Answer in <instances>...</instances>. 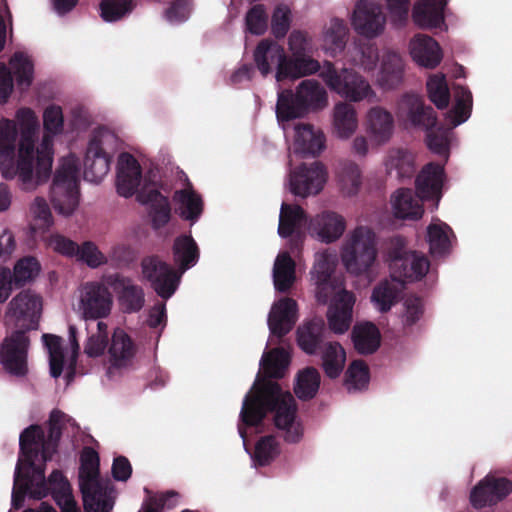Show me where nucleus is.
I'll return each mask as SVG.
<instances>
[{
  "label": "nucleus",
  "mask_w": 512,
  "mask_h": 512,
  "mask_svg": "<svg viewBox=\"0 0 512 512\" xmlns=\"http://www.w3.org/2000/svg\"><path fill=\"white\" fill-rule=\"evenodd\" d=\"M20 139L16 153L17 126L13 120L0 122V170L5 178L15 176L28 188L46 182L52 172L53 136L45 131L39 147L35 148L39 123L30 108L16 113Z\"/></svg>",
  "instance_id": "f257e3e1"
},
{
  "label": "nucleus",
  "mask_w": 512,
  "mask_h": 512,
  "mask_svg": "<svg viewBox=\"0 0 512 512\" xmlns=\"http://www.w3.org/2000/svg\"><path fill=\"white\" fill-rule=\"evenodd\" d=\"M274 413L275 426L283 430L284 440L288 443H297L303 436V429L295 422L297 404L289 391H284L277 382L264 379L256 383L242 403L238 432L245 441L247 432L245 427L260 426L268 413Z\"/></svg>",
  "instance_id": "f03ea898"
},
{
  "label": "nucleus",
  "mask_w": 512,
  "mask_h": 512,
  "mask_svg": "<svg viewBox=\"0 0 512 512\" xmlns=\"http://www.w3.org/2000/svg\"><path fill=\"white\" fill-rule=\"evenodd\" d=\"M399 115L405 117L412 126L426 131V143L432 152L440 156L448 155L449 129L438 123L434 109L426 106L419 96L404 95L399 102Z\"/></svg>",
  "instance_id": "7ed1b4c3"
},
{
  "label": "nucleus",
  "mask_w": 512,
  "mask_h": 512,
  "mask_svg": "<svg viewBox=\"0 0 512 512\" xmlns=\"http://www.w3.org/2000/svg\"><path fill=\"white\" fill-rule=\"evenodd\" d=\"M328 104L327 92L316 80H303L296 88L285 89L278 93L276 115L280 121L304 117L309 112H316Z\"/></svg>",
  "instance_id": "20e7f679"
},
{
  "label": "nucleus",
  "mask_w": 512,
  "mask_h": 512,
  "mask_svg": "<svg viewBox=\"0 0 512 512\" xmlns=\"http://www.w3.org/2000/svg\"><path fill=\"white\" fill-rule=\"evenodd\" d=\"M79 488L85 512H111L108 482L100 478V459L92 448H84L80 457Z\"/></svg>",
  "instance_id": "39448f33"
},
{
  "label": "nucleus",
  "mask_w": 512,
  "mask_h": 512,
  "mask_svg": "<svg viewBox=\"0 0 512 512\" xmlns=\"http://www.w3.org/2000/svg\"><path fill=\"white\" fill-rule=\"evenodd\" d=\"M377 238L367 226H357L346 238L341 258L347 271L354 275L367 273L377 258Z\"/></svg>",
  "instance_id": "423d86ee"
},
{
  "label": "nucleus",
  "mask_w": 512,
  "mask_h": 512,
  "mask_svg": "<svg viewBox=\"0 0 512 512\" xmlns=\"http://www.w3.org/2000/svg\"><path fill=\"white\" fill-rule=\"evenodd\" d=\"M77 161L63 158L56 169L50 189L54 209L65 216L71 215L79 204V180Z\"/></svg>",
  "instance_id": "0eeeda50"
},
{
  "label": "nucleus",
  "mask_w": 512,
  "mask_h": 512,
  "mask_svg": "<svg viewBox=\"0 0 512 512\" xmlns=\"http://www.w3.org/2000/svg\"><path fill=\"white\" fill-rule=\"evenodd\" d=\"M117 136L107 128L96 129L88 143L84 159V178L99 183L109 172Z\"/></svg>",
  "instance_id": "6e6552de"
},
{
  "label": "nucleus",
  "mask_w": 512,
  "mask_h": 512,
  "mask_svg": "<svg viewBox=\"0 0 512 512\" xmlns=\"http://www.w3.org/2000/svg\"><path fill=\"white\" fill-rule=\"evenodd\" d=\"M320 77L331 91L349 101L359 102L374 96L369 82L353 69L339 70L332 62L325 61Z\"/></svg>",
  "instance_id": "1a4fd4ad"
},
{
  "label": "nucleus",
  "mask_w": 512,
  "mask_h": 512,
  "mask_svg": "<svg viewBox=\"0 0 512 512\" xmlns=\"http://www.w3.org/2000/svg\"><path fill=\"white\" fill-rule=\"evenodd\" d=\"M31 341L24 330H14L0 344V364L12 377L25 378L29 374Z\"/></svg>",
  "instance_id": "9d476101"
},
{
  "label": "nucleus",
  "mask_w": 512,
  "mask_h": 512,
  "mask_svg": "<svg viewBox=\"0 0 512 512\" xmlns=\"http://www.w3.org/2000/svg\"><path fill=\"white\" fill-rule=\"evenodd\" d=\"M143 277L163 299H169L177 290L180 275L159 256H146L141 261Z\"/></svg>",
  "instance_id": "9b49d317"
},
{
  "label": "nucleus",
  "mask_w": 512,
  "mask_h": 512,
  "mask_svg": "<svg viewBox=\"0 0 512 512\" xmlns=\"http://www.w3.org/2000/svg\"><path fill=\"white\" fill-rule=\"evenodd\" d=\"M42 308L40 296L30 290H23L9 303L8 315L14 321L15 330L29 332L38 327Z\"/></svg>",
  "instance_id": "f8f14e48"
},
{
  "label": "nucleus",
  "mask_w": 512,
  "mask_h": 512,
  "mask_svg": "<svg viewBox=\"0 0 512 512\" xmlns=\"http://www.w3.org/2000/svg\"><path fill=\"white\" fill-rule=\"evenodd\" d=\"M327 181L325 166L318 161L302 164L290 175L291 192L300 197L318 194Z\"/></svg>",
  "instance_id": "ddd939ff"
},
{
  "label": "nucleus",
  "mask_w": 512,
  "mask_h": 512,
  "mask_svg": "<svg viewBox=\"0 0 512 512\" xmlns=\"http://www.w3.org/2000/svg\"><path fill=\"white\" fill-rule=\"evenodd\" d=\"M80 304L85 319L97 320L110 314L113 299L104 284L87 282L82 289Z\"/></svg>",
  "instance_id": "4468645a"
},
{
  "label": "nucleus",
  "mask_w": 512,
  "mask_h": 512,
  "mask_svg": "<svg viewBox=\"0 0 512 512\" xmlns=\"http://www.w3.org/2000/svg\"><path fill=\"white\" fill-rule=\"evenodd\" d=\"M386 17L379 4L370 0H359L354 9L352 24L360 35L368 38L378 36L384 30Z\"/></svg>",
  "instance_id": "2eb2a0df"
},
{
  "label": "nucleus",
  "mask_w": 512,
  "mask_h": 512,
  "mask_svg": "<svg viewBox=\"0 0 512 512\" xmlns=\"http://www.w3.org/2000/svg\"><path fill=\"white\" fill-rule=\"evenodd\" d=\"M335 266L332 255L327 252L317 255L311 275L315 280L317 300L322 304H326L333 291L341 286V278L334 276Z\"/></svg>",
  "instance_id": "dca6fc26"
},
{
  "label": "nucleus",
  "mask_w": 512,
  "mask_h": 512,
  "mask_svg": "<svg viewBox=\"0 0 512 512\" xmlns=\"http://www.w3.org/2000/svg\"><path fill=\"white\" fill-rule=\"evenodd\" d=\"M512 491V481L507 478L486 476L471 491L470 502L479 509L495 505L506 498Z\"/></svg>",
  "instance_id": "f3484780"
},
{
  "label": "nucleus",
  "mask_w": 512,
  "mask_h": 512,
  "mask_svg": "<svg viewBox=\"0 0 512 512\" xmlns=\"http://www.w3.org/2000/svg\"><path fill=\"white\" fill-rule=\"evenodd\" d=\"M106 283L117 294L118 302L125 313L140 311L145 303V294L141 286L133 283L132 279L121 274H112L106 278Z\"/></svg>",
  "instance_id": "a211bd4d"
},
{
  "label": "nucleus",
  "mask_w": 512,
  "mask_h": 512,
  "mask_svg": "<svg viewBox=\"0 0 512 512\" xmlns=\"http://www.w3.org/2000/svg\"><path fill=\"white\" fill-rule=\"evenodd\" d=\"M444 179V166L430 162L421 169L416 177L415 193L422 201L434 200L438 204L442 197Z\"/></svg>",
  "instance_id": "6ab92c4d"
},
{
  "label": "nucleus",
  "mask_w": 512,
  "mask_h": 512,
  "mask_svg": "<svg viewBox=\"0 0 512 512\" xmlns=\"http://www.w3.org/2000/svg\"><path fill=\"white\" fill-rule=\"evenodd\" d=\"M297 321V302L284 297L274 302L268 315V327L272 336L279 339L287 335Z\"/></svg>",
  "instance_id": "aec40b11"
},
{
  "label": "nucleus",
  "mask_w": 512,
  "mask_h": 512,
  "mask_svg": "<svg viewBox=\"0 0 512 512\" xmlns=\"http://www.w3.org/2000/svg\"><path fill=\"white\" fill-rule=\"evenodd\" d=\"M253 59L255 66L263 77H267L276 67V75L286 66L287 55L284 48L272 39H262L257 44Z\"/></svg>",
  "instance_id": "412c9836"
},
{
  "label": "nucleus",
  "mask_w": 512,
  "mask_h": 512,
  "mask_svg": "<svg viewBox=\"0 0 512 512\" xmlns=\"http://www.w3.org/2000/svg\"><path fill=\"white\" fill-rule=\"evenodd\" d=\"M142 179L141 166L136 158L127 153H121L118 158L116 187L119 195L131 197L138 189Z\"/></svg>",
  "instance_id": "4be33fe9"
},
{
  "label": "nucleus",
  "mask_w": 512,
  "mask_h": 512,
  "mask_svg": "<svg viewBox=\"0 0 512 512\" xmlns=\"http://www.w3.org/2000/svg\"><path fill=\"white\" fill-rule=\"evenodd\" d=\"M136 352L137 347L131 337L121 329L115 330L108 347V373L111 374L114 369L132 366Z\"/></svg>",
  "instance_id": "5701e85b"
},
{
  "label": "nucleus",
  "mask_w": 512,
  "mask_h": 512,
  "mask_svg": "<svg viewBox=\"0 0 512 512\" xmlns=\"http://www.w3.org/2000/svg\"><path fill=\"white\" fill-rule=\"evenodd\" d=\"M328 330L322 318H313L297 328V344L308 355L323 349Z\"/></svg>",
  "instance_id": "b1692460"
},
{
  "label": "nucleus",
  "mask_w": 512,
  "mask_h": 512,
  "mask_svg": "<svg viewBox=\"0 0 512 512\" xmlns=\"http://www.w3.org/2000/svg\"><path fill=\"white\" fill-rule=\"evenodd\" d=\"M346 228L345 219L331 211H324L310 219L309 230L325 243H332L339 239Z\"/></svg>",
  "instance_id": "393cba45"
},
{
  "label": "nucleus",
  "mask_w": 512,
  "mask_h": 512,
  "mask_svg": "<svg viewBox=\"0 0 512 512\" xmlns=\"http://www.w3.org/2000/svg\"><path fill=\"white\" fill-rule=\"evenodd\" d=\"M37 459H33V465H29V463L25 460V458H19L17 465H20L22 474L28 473L29 477L33 480L32 490H31V498L36 500H41L47 495H51L54 499L56 495L57 488L60 486V482L51 481L54 473H63L60 470H53L50 474L48 480L45 479V468L43 466H39L35 464Z\"/></svg>",
  "instance_id": "a878e982"
},
{
  "label": "nucleus",
  "mask_w": 512,
  "mask_h": 512,
  "mask_svg": "<svg viewBox=\"0 0 512 512\" xmlns=\"http://www.w3.org/2000/svg\"><path fill=\"white\" fill-rule=\"evenodd\" d=\"M410 54L413 60L425 68L433 69L442 60V51L432 37L418 34L410 42Z\"/></svg>",
  "instance_id": "bb28decb"
},
{
  "label": "nucleus",
  "mask_w": 512,
  "mask_h": 512,
  "mask_svg": "<svg viewBox=\"0 0 512 512\" xmlns=\"http://www.w3.org/2000/svg\"><path fill=\"white\" fill-rule=\"evenodd\" d=\"M445 0H418L412 9L413 22L420 28H439L444 23Z\"/></svg>",
  "instance_id": "cd10ccee"
},
{
  "label": "nucleus",
  "mask_w": 512,
  "mask_h": 512,
  "mask_svg": "<svg viewBox=\"0 0 512 512\" xmlns=\"http://www.w3.org/2000/svg\"><path fill=\"white\" fill-rule=\"evenodd\" d=\"M138 200L150 206V217L155 229L164 227L170 220L171 207L169 200L157 189H144L139 192Z\"/></svg>",
  "instance_id": "c85d7f7f"
},
{
  "label": "nucleus",
  "mask_w": 512,
  "mask_h": 512,
  "mask_svg": "<svg viewBox=\"0 0 512 512\" xmlns=\"http://www.w3.org/2000/svg\"><path fill=\"white\" fill-rule=\"evenodd\" d=\"M53 482H60V486L57 488L54 501L61 509V512H80L77 507L76 501L72 495V488L68 479L60 473H54L51 479ZM23 512H57L53 506L47 502H42L38 509L27 508Z\"/></svg>",
  "instance_id": "c756f323"
},
{
  "label": "nucleus",
  "mask_w": 512,
  "mask_h": 512,
  "mask_svg": "<svg viewBox=\"0 0 512 512\" xmlns=\"http://www.w3.org/2000/svg\"><path fill=\"white\" fill-rule=\"evenodd\" d=\"M422 200L409 188L398 189L392 206L396 218L418 220L424 213Z\"/></svg>",
  "instance_id": "7c9ffc66"
},
{
  "label": "nucleus",
  "mask_w": 512,
  "mask_h": 512,
  "mask_svg": "<svg viewBox=\"0 0 512 512\" xmlns=\"http://www.w3.org/2000/svg\"><path fill=\"white\" fill-rule=\"evenodd\" d=\"M394 118L390 112L382 107H372L367 114V130L378 143L387 142L392 136Z\"/></svg>",
  "instance_id": "2f4dec72"
},
{
  "label": "nucleus",
  "mask_w": 512,
  "mask_h": 512,
  "mask_svg": "<svg viewBox=\"0 0 512 512\" xmlns=\"http://www.w3.org/2000/svg\"><path fill=\"white\" fill-rule=\"evenodd\" d=\"M323 66L320 63L308 56L307 53L301 56L288 57L286 60V66L282 67L275 76L278 82L286 79H298L307 75L315 74L316 72L321 73Z\"/></svg>",
  "instance_id": "473e14b6"
},
{
  "label": "nucleus",
  "mask_w": 512,
  "mask_h": 512,
  "mask_svg": "<svg viewBox=\"0 0 512 512\" xmlns=\"http://www.w3.org/2000/svg\"><path fill=\"white\" fill-rule=\"evenodd\" d=\"M20 457L25 458L29 465L39 456L43 459L44 430L40 425L33 424L25 428L19 438Z\"/></svg>",
  "instance_id": "72a5a7b5"
},
{
  "label": "nucleus",
  "mask_w": 512,
  "mask_h": 512,
  "mask_svg": "<svg viewBox=\"0 0 512 512\" xmlns=\"http://www.w3.org/2000/svg\"><path fill=\"white\" fill-rule=\"evenodd\" d=\"M174 263L178 266L180 273H184L195 266L199 260V248L191 235H180L172 247Z\"/></svg>",
  "instance_id": "f704fd0d"
},
{
  "label": "nucleus",
  "mask_w": 512,
  "mask_h": 512,
  "mask_svg": "<svg viewBox=\"0 0 512 512\" xmlns=\"http://www.w3.org/2000/svg\"><path fill=\"white\" fill-rule=\"evenodd\" d=\"M295 151L304 155L319 154L325 147V136L320 131H314L311 124H299L295 128Z\"/></svg>",
  "instance_id": "c9c22d12"
},
{
  "label": "nucleus",
  "mask_w": 512,
  "mask_h": 512,
  "mask_svg": "<svg viewBox=\"0 0 512 512\" xmlns=\"http://www.w3.org/2000/svg\"><path fill=\"white\" fill-rule=\"evenodd\" d=\"M404 63L396 52H387L382 59L378 77L380 86L384 89L396 88L403 80Z\"/></svg>",
  "instance_id": "e433bc0d"
},
{
  "label": "nucleus",
  "mask_w": 512,
  "mask_h": 512,
  "mask_svg": "<svg viewBox=\"0 0 512 512\" xmlns=\"http://www.w3.org/2000/svg\"><path fill=\"white\" fill-rule=\"evenodd\" d=\"M352 341L358 353L369 355L379 348L381 336L375 324L365 323L353 328Z\"/></svg>",
  "instance_id": "4c0bfd02"
},
{
  "label": "nucleus",
  "mask_w": 512,
  "mask_h": 512,
  "mask_svg": "<svg viewBox=\"0 0 512 512\" xmlns=\"http://www.w3.org/2000/svg\"><path fill=\"white\" fill-rule=\"evenodd\" d=\"M348 38V28L341 19L334 18L323 34V49L332 57L342 53Z\"/></svg>",
  "instance_id": "58836bf2"
},
{
  "label": "nucleus",
  "mask_w": 512,
  "mask_h": 512,
  "mask_svg": "<svg viewBox=\"0 0 512 512\" xmlns=\"http://www.w3.org/2000/svg\"><path fill=\"white\" fill-rule=\"evenodd\" d=\"M410 252L406 250L405 239L401 236H395L390 241V247L387 251V260L389 262L391 278L400 282L403 279L402 268H408Z\"/></svg>",
  "instance_id": "ea45409f"
},
{
  "label": "nucleus",
  "mask_w": 512,
  "mask_h": 512,
  "mask_svg": "<svg viewBox=\"0 0 512 512\" xmlns=\"http://www.w3.org/2000/svg\"><path fill=\"white\" fill-rule=\"evenodd\" d=\"M358 125L355 108L346 102L335 105L333 113V126L339 138L347 139L356 130Z\"/></svg>",
  "instance_id": "a19ab883"
},
{
  "label": "nucleus",
  "mask_w": 512,
  "mask_h": 512,
  "mask_svg": "<svg viewBox=\"0 0 512 512\" xmlns=\"http://www.w3.org/2000/svg\"><path fill=\"white\" fill-rule=\"evenodd\" d=\"M307 219V214L301 206L282 203L279 215L278 234L282 238L292 236L302 224L307 222Z\"/></svg>",
  "instance_id": "79ce46f5"
},
{
  "label": "nucleus",
  "mask_w": 512,
  "mask_h": 512,
  "mask_svg": "<svg viewBox=\"0 0 512 512\" xmlns=\"http://www.w3.org/2000/svg\"><path fill=\"white\" fill-rule=\"evenodd\" d=\"M322 350V368L325 375L330 379H336L342 373L345 362L346 352L338 342H328Z\"/></svg>",
  "instance_id": "37998d69"
},
{
  "label": "nucleus",
  "mask_w": 512,
  "mask_h": 512,
  "mask_svg": "<svg viewBox=\"0 0 512 512\" xmlns=\"http://www.w3.org/2000/svg\"><path fill=\"white\" fill-rule=\"evenodd\" d=\"M295 281V262L287 252L280 253L274 263L273 282L278 292L286 293Z\"/></svg>",
  "instance_id": "c03bdc74"
},
{
  "label": "nucleus",
  "mask_w": 512,
  "mask_h": 512,
  "mask_svg": "<svg viewBox=\"0 0 512 512\" xmlns=\"http://www.w3.org/2000/svg\"><path fill=\"white\" fill-rule=\"evenodd\" d=\"M174 199L179 203V215L184 220L195 222L203 212V201L192 187L175 192Z\"/></svg>",
  "instance_id": "a18cd8bd"
},
{
  "label": "nucleus",
  "mask_w": 512,
  "mask_h": 512,
  "mask_svg": "<svg viewBox=\"0 0 512 512\" xmlns=\"http://www.w3.org/2000/svg\"><path fill=\"white\" fill-rule=\"evenodd\" d=\"M455 90V104L447 112V117L453 127L464 123L471 115L472 112V93L464 86L456 85Z\"/></svg>",
  "instance_id": "49530a36"
},
{
  "label": "nucleus",
  "mask_w": 512,
  "mask_h": 512,
  "mask_svg": "<svg viewBox=\"0 0 512 512\" xmlns=\"http://www.w3.org/2000/svg\"><path fill=\"white\" fill-rule=\"evenodd\" d=\"M320 373L314 367H306L299 371L294 386L295 395L303 401L314 398L320 387Z\"/></svg>",
  "instance_id": "de8ad7c7"
},
{
  "label": "nucleus",
  "mask_w": 512,
  "mask_h": 512,
  "mask_svg": "<svg viewBox=\"0 0 512 512\" xmlns=\"http://www.w3.org/2000/svg\"><path fill=\"white\" fill-rule=\"evenodd\" d=\"M400 292L397 284L383 280L374 287L371 300L380 312L386 313L398 303Z\"/></svg>",
  "instance_id": "09e8293b"
},
{
  "label": "nucleus",
  "mask_w": 512,
  "mask_h": 512,
  "mask_svg": "<svg viewBox=\"0 0 512 512\" xmlns=\"http://www.w3.org/2000/svg\"><path fill=\"white\" fill-rule=\"evenodd\" d=\"M386 170L389 174L396 172L397 178H411L415 173L413 155L407 150H391L386 160Z\"/></svg>",
  "instance_id": "8fccbe9b"
},
{
  "label": "nucleus",
  "mask_w": 512,
  "mask_h": 512,
  "mask_svg": "<svg viewBox=\"0 0 512 512\" xmlns=\"http://www.w3.org/2000/svg\"><path fill=\"white\" fill-rule=\"evenodd\" d=\"M290 364V355L283 348H274L265 353L261 365L269 378L280 379Z\"/></svg>",
  "instance_id": "3c124183"
},
{
  "label": "nucleus",
  "mask_w": 512,
  "mask_h": 512,
  "mask_svg": "<svg viewBox=\"0 0 512 512\" xmlns=\"http://www.w3.org/2000/svg\"><path fill=\"white\" fill-rule=\"evenodd\" d=\"M61 418L62 413L58 410H53L50 414L48 433L44 434L43 462L50 461L58 450L62 436Z\"/></svg>",
  "instance_id": "603ef678"
},
{
  "label": "nucleus",
  "mask_w": 512,
  "mask_h": 512,
  "mask_svg": "<svg viewBox=\"0 0 512 512\" xmlns=\"http://www.w3.org/2000/svg\"><path fill=\"white\" fill-rule=\"evenodd\" d=\"M337 177L343 193L351 196L358 192L361 185V172L357 164L353 162L341 163L337 171Z\"/></svg>",
  "instance_id": "864d4df0"
},
{
  "label": "nucleus",
  "mask_w": 512,
  "mask_h": 512,
  "mask_svg": "<svg viewBox=\"0 0 512 512\" xmlns=\"http://www.w3.org/2000/svg\"><path fill=\"white\" fill-rule=\"evenodd\" d=\"M450 227L446 224H430L427 228L429 250L433 256H443L450 250V239L448 236Z\"/></svg>",
  "instance_id": "5fc2aeb1"
},
{
  "label": "nucleus",
  "mask_w": 512,
  "mask_h": 512,
  "mask_svg": "<svg viewBox=\"0 0 512 512\" xmlns=\"http://www.w3.org/2000/svg\"><path fill=\"white\" fill-rule=\"evenodd\" d=\"M427 92L430 101L440 110L446 109L450 102V91L443 74L429 77Z\"/></svg>",
  "instance_id": "6e6d98bb"
},
{
  "label": "nucleus",
  "mask_w": 512,
  "mask_h": 512,
  "mask_svg": "<svg viewBox=\"0 0 512 512\" xmlns=\"http://www.w3.org/2000/svg\"><path fill=\"white\" fill-rule=\"evenodd\" d=\"M10 65L17 82L21 89H28L33 81L34 66L32 61L22 52L15 53Z\"/></svg>",
  "instance_id": "4d7b16f0"
},
{
  "label": "nucleus",
  "mask_w": 512,
  "mask_h": 512,
  "mask_svg": "<svg viewBox=\"0 0 512 512\" xmlns=\"http://www.w3.org/2000/svg\"><path fill=\"white\" fill-rule=\"evenodd\" d=\"M369 380V368L362 360H354L346 370L345 385L349 392L367 388Z\"/></svg>",
  "instance_id": "13d9d810"
},
{
  "label": "nucleus",
  "mask_w": 512,
  "mask_h": 512,
  "mask_svg": "<svg viewBox=\"0 0 512 512\" xmlns=\"http://www.w3.org/2000/svg\"><path fill=\"white\" fill-rule=\"evenodd\" d=\"M40 271V265L34 257H24L17 261L12 274V283L16 288L23 287L33 280Z\"/></svg>",
  "instance_id": "bf43d9fd"
},
{
  "label": "nucleus",
  "mask_w": 512,
  "mask_h": 512,
  "mask_svg": "<svg viewBox=\"0 0 512 512\" xmlns=\"http://www.w3.org/2000/svg\"><path fill=\"white\" fill-rule=\"evenodd\" d=\"M33 480L29 477L28 473L22 474L20 465L16 466L14 473V485L12 490V506L15 509H20L24 505L25 497L27 494L31 496Z\"/></svg>",
  "instance_id": "052dcab7"
},
{
  "label": "nucleus",
  "mask_w": 512,
  "mask_h": 512,
  "mask_svg": "<svg viewBox=\"0 0 512 512\" xmlns=\"http://www.w3.org/2000/svg\"><path fill=\"white\" fill-rule=\"evenodd\" d=\"M279 454L278 443L273 435L260 438L254 450V460L259 466L269 465Z\"/></svg>",
  "instance_id": "680f3d73"
},
{
  "label": "nucleus",
  "mask_w": 512,
  "mask_h": 512,
  "mask_svg": "<svg viewBox=\"0 0 512 512\" xmlns=\"http://www.w3.org/2000/svg\"><path fill=\"white\" fill-rule=\"evenodd\" d=\"M133 0H102L100 2L101 17L106 22H115L130 13Z\"/></svg>",
  "instance_id": "e2e57ef3"
},
{
  "label": "nucleus",
  "mask_w": 512,
  "mask_h": 512,
  "mask_svg": "<svg viewBox=\"0 0 512 512\" xmlns=\"http://www.w3.org/2000/svg\"><path fill=\"white\" fill-rule=\"evenodd\" d=\"M408 263L410 265L407 269L402 268L403 279L399 282L400 284L422 279L430 267L428 258L424 255H418L416 252H410Z\"/></svg>",
  "instance_id": "0e129e2a"
},
{
  "label": "nucleus",
  "mask_w": 512,
  "mask_h": 512,
  "mask_svg": "<svg viewBox=\"0 0 512 512\" xmlns=\"http://www.w3.org/2000/svg\"><path fill=\"white\" fill-rule=\"evenodd\" d=\"M268 15L263 4L252 6L245 17L246 30L254 35H262L267 29Z\"/></svg>",
  "instance_id": "69168bd1"
},
{
  "label": "nucleus",
  "mask_w": 512,
  "mask_h": 512,
  "mask_svg": "<svg viewBox=\"0 0 512 512\" xmlns=\"http://www.w3.org/2000/svg\"><path fill=\"white\" fill-rule=\"evenodd\" d=\"M291 24V10L288 6L280 4L274 9L271 19V29L273 35L278 38H284L289 31Z\"/></svg>",
  "instance_id": "338daca9"
},
{
  "label": "nucleus",
  "mask_w": 512,
  "mask_h": 512,
  "mask_svg": "<svg viewBox=\"0 0 512 512\" xmlns=\"http://www.w3.org/2000/svg\"><path fill=\"white\" fill-rule=\"evenodd\" d=\"M31 212L34 216L35 229L46 231L52 226L53 217L45 199L37 197L31 206Z\"/></svg>",
  "instance_id": "774afa93"
}]
</instances>
